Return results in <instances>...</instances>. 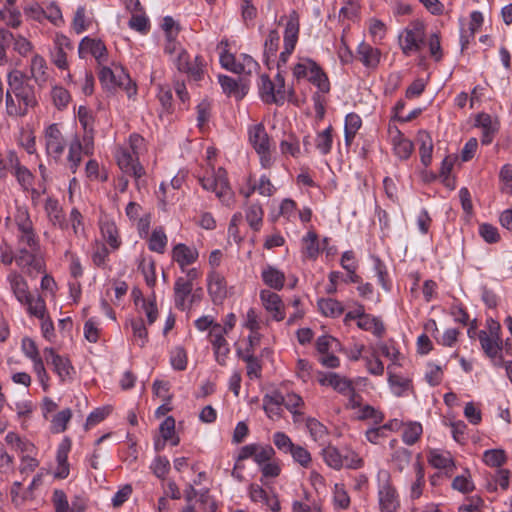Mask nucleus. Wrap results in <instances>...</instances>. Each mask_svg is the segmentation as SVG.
I'll return each mask as SVG.
<instances>
[{
    "label": "nucleus",
    "mask_w": 512,
    "mask_h": 512,
    "mask_svg": "<svg viewBox=\"0 0 512 512\" xmlns=\"http://www.w3.org/2000/svg\"><path fill=\"white\" fill-rule=\"evenodd\" d=\"M99 80L104 87L116 93L122 91L127 96H133L137 92L136 84L132 82L129 74L122 67L115 70L102 67L99 71Z\"/></svg>",
    "instance_id": "1"
},
{
    "label": "nucleus",
    "mask_w": 512,
    "mask_h": 512,
    "mask_svg": "<svg viewBox=\"0 0 512 512\" xmlns=\"http://www.w3.org/2000/svg\"><path fill=\"white\" fill-rule=\"evenodd\" d=\"M425 38V26L421 21H413L399 35V44L404 55L409 56L418 52Z\"/></svg>",
    "instance_id": "2"
},
{
    "label": "nucleus",
    "mask_w": 512,
    "mask_h": 512,
    "mask_svg": "<svg viewBox=\"0 0 512 512\" xmlns=\"http://www.w3.org/2000/svg\"><path fill=\"white\" fill-rule=\"evenodd\" d=\"M199 181L203 189L214 192L221 202L230 205L232 191L225 170L220 168L216 174L200 178Z\"/></svg>",
    "instance_id": "3"
},
{
    "label": "nucleus",
    "mask_w": 512,
    "mask_h": 512,
    "mask_svg": "<svg viewBox=\"0 0 512 512\" xmlns=\"http://www.w3.org/2000/svg\"><path fill=\"white\" fill-rule=\"evenodd\" d=\"M298 34H299V17L298 14L293 11L285 24V31H284V50L280 53L279 61H278V67L281 66V64H286L288 61L289 56L292 54V52L295 49V46L298 41Z\"/></svg>",
    "instance_id": "4"
},
{
    "label": "nucleus",
    "mask_w": 512,
    "mask_h": 512,
    "mask_svg": "<svg viewBox=\"0 0 512 512\" xmlns=\"http://www.w3.org/2000/svg\"><path fill=\"white\" fill-rule=\"evenodd\" d=\"M115 157L121 171L133 176L137 182L145 174V169L139 163L137 154L131 153L127 148H118Z\"/></svg>",
    "instance_id": "5"
},
{
    "label": "nucleus",
    "mask_w": 512,
    "mask_h": 512,
    "mask_svg": "<svg viewBox=\"0 0 512 512\" xmlns=\"http://www.w3.org/2000/svg\"><path fill=\"white\" fill-rule=\"evenodd\" d=\"M46 151L49 156L59 160L65 149V140L57 124L49 125L44 133Z\"/></svg>",
    "instance_id": "6"
},
{
    "label": "nucleus",
    "mask_w": 512,
    "mask_h": 512,
    "mask_svg": "<svg viewBox=\"0 0 512 512\" xmlns=\"http://www.w3.org/2000/svg\"><path fill=\"white\" fill-rule=\"evenodd\" d=\"M378 501L381 512H398L400 500L396 488L389 480L379 486Z\"/></svg>",
    "instance_id": "7"
},
{
    "label": "nucleus",
    "mask_w": 512,
    "mask_h": 512,
    "mask_svg": "<svg viewBox=\"0 0 512 512\" xmlns=\"http://www.w3.org/2000/svg\"><path fill=\"white\" fill-rule=\"evenodd\" d=\"M226 333L227 329L222 328V326L218 323L213 325L209 333L210 342L213 346L216 360L220 365H225L226 357L230 352L228 342L224 337V334Z\"/></svg>",
    "instance_id": "8"
},
{
    "label": "nucleus",
    "mask_w": 512,
    "mask_h": 512,
    "mask_svg": "<svg viewBox=\"0 0 512 512\" xmlns=\"http://www.w3.org/2000/svg\"><path fill=\"white\" fill-rule=\"evenodd\" d=\"M43 355L47 364H51L53 366L54 372L59 376L61 381H64L66 378L71 376L74 369L68 358L57 354L51 347L45 348L43 350Z\"/></svg>",
    "instance_id": "9"
},
{
    "label": "nucleus",
    "mask_w": 512,
    "mask_h": 512,
    "mask_svg": "<svg viewBox=\"0 0 512 512\" xmlns=\"http://www.w3.org/2000/svg\"><path fill=\"white\" fill-rule=\"evenodd\" d=\"M208 293L214 304H221L227 297V283L223 275L213 270L207 277Z\"/></svg>",
    "instance_id": "10"
},
{
    "label": "nucleus",
    "mask_w": 512,
    "mask_h": 512,
    "mask_svg": "<svg viewBox=\"0 0 512 512\" xmlns=\"http://www.w3.org/2000/svg\"><path fill=\"white\" fill-rule=\"evenodd\" d=\"M260 299L264 308L272 313L274 320L282 321L285 318L284 304L278 294L265 289L260 292Z\"/></svg>",
    "instance_id": "11"
},
{
    "label": "nucleus",
    "mask_w": 512,
    "mask_h": 512,
    "mask_svg": "<svg viewBox=\"0 0 512 512\" xmlns=\"http://www.w3.org/2000/svg\"><path fill=\"white\" fill-rule=\"evenodd\" d=\"M40 251H33L27 257H15L17 266L28 276L35 277L37 274L44 272L45 265L43 260L38 256Z\"/></svg>",
    "instance_id": "12"
},
{
    "label": "nucleus",
    "mask_w": 512,
    "mask_h": 512,
    "mask_svg": "<svg viewBox=\"0 0 512 512\" xmlns=\"http://www.w3.org/2000/svg\"><path fill=\"white\" fill-rule=\"evenodd\" d=\"M478 339L485 355L490 359H496L498 354L503 350V340L501 337L494 338L493 336H489L486 331L480 330Z\"/></svg>",
    "instance_id": "13"
},
{
    "label": "nucleus",
    "mask_w": 512,
    "mask_h": 512,
    "mask_svg": "<svg viewBox=\"0 0 512 512\" xmlns=\"http://www.w3.org/2000/svg\"><path fill=\"white\" fill-rule=\"evenodd\" d=\"M27 81V77L21 71H11L8 74L9 90L6 96H10V92L14 93L15 96H29L32 92L28 89Z\"/></svg>",
    "instance_id": "14"
},
{
    "label": "nucleus",
    "mask_w": 512,
    "mask_h": 512,
    "mask_svg": "<svg viewBox=\"0 0 512 512\" xmlns=\"http://www.w3.org/2000/svg\"><path fill=\"white\" fill-rule=\"evenodd\" d=\"M8 281L10 283L11 289L16 299L21 304H23L24 302H29V297L31 296V293L28 290V284L24 277L17 271H12L8 275Z\"/></svg>",
    "instance_id": "15"
},
{
    "label": "nucleus",
    "mask_w": 512,
    "mask_h": 512,
    "mask_svg": "<svg viewBox=\"0 0 512 512\" xmlns=\"http://www.w3.org/2000/svg\"><path fill=\"white\" fill-rule=\"evenodd\" d=\"M187 58L186 53L179 56V69L184 70L194 81L201 80L204 75L203 58L196 56L192 63H190Z\"/></svg>",
    "instance_id": "16"
},
{
    "label": "nucleus",
    "mask_w": 512,
    "mask_h": 512,
    "mask_svg": "<svg viewBox=\"0 0 512 512\" xmlns=\"http://www.w3.org/2000/svg\"><path fill=\"white\" fill-rule=\"evenodd\" d=\"M172 258L184 271L186 266L193 264L197 260L198 251L183 243H179L173 248Z\"/></svg>",
    "instance_id": "17"
},
{
    "label": "nucleus",
    "mask_w": 512,
    "mask_h": 512,
    "mask_svg": "<svg viewBox=\"0 0 512 512\" xmlns=\"http://www.w3.org/2000/svg\"><path fill=\"white\" fill-rule=\"evenodd\" d=\"M249 143L256 152H263L269 145V136L262 123L252 125L248 129Z\"/></svg>",
    "instance_id": "18"
},
{
    "label": "nucleus",
    "mask_w": 512,
    "mask_h": 512,
    "mask_svg": "<svg viewBox=\"0 0 512 512\" xmlns=\"http://www.w3.org/2000/svg\"><path fill=\"white\" fill-rule=\"evenodd\" d=\"M321 385H328L333 387L338 393L347 395L353 388L352 381L346 377H341L337 373H329L325 377L319 379Z\"/></svg>",
    "instance_id": "19"
},
{
    "label": "nucleus",
    "mask_w": 512,
    "mask_h": 512,
    "mask_svg": "<svg viewBox=\"0 0 512 512\" xmlns=\"http://www.w3.org/2000/svg\"><path fill=\"white\" fill-rule=\"evenodd\" d=\"M358 59L368 68H374L380 60V52L369 44L362 42L357 48Z\"/></svg>",
    "instance_id": "20"
},
{
    "label": "nucleus",
    "mask_w": 512,
    "mask_h": 512,
    "mask_svg": "<svg viewBox=\"0 0 512 512\" xmlns=\"http://www.w3.org/2000/svg\"><path fill=\"white\" fill-rule=\"evenodd\" d=\"M44 208L49 220L54 226L58 225L63 230L67 229L68 225L65 221L63 210L56 199L48 198L45 202Z\"/></svg>",
    "instance_id": "21"
},
{
    "label": "nucleus",
    "mask_w": 512,
    "mask_h": 512,
    "mask_svg": "<svg viewBox=\"0 0 512 512\" xmlns=\"http://www.w3.org/2000/svg\"><path fill=\"white\" fill-rule=\"evenodd\" d=\"M417 142L419 143V153L422 164L427 167L431 163L433 142L430 134L426 131H419L417 135Z\"/></svg>",
    "instance_id": "22"
},
{
    "label": "nucleus",
    "mask_w": 512,
    "mask_h": 512,
    "mask_svg": "<svg viewBox=\"0 0 512 512\" xmlns=\"http://www.w3.org/2000/svg\"><path fill=\"white\" fill-rule=\"evenodd\" d=\"M262 279L267 286L275 290H281L285 283L284 273L271 265L263 269Z\"/></svg>",
    "instance_id": "23"
},
{
    "label": "nucleus",
    "mask_w": 512,
    "mask_h": 512,
    "mask_svg": "<svg viewBox=\"0 0 512 512\" xmlns=\"http://www.w3.org/2000/svg\"><path fill=\"white\" fill-rule=\"evenodd\" d=\"M36 98H6V109L10 116H23L29 105H35Z\"/></svg>",
    "instance_id": "24"
},
{
    "label": "nucleus",
    "mask_w": 512,
    "mask_h": 512,
    "mask_svg": "<svg viewBox=\"0 0 512 512\" xmlns=\"http://www.w3.org/2000/svg\"><path fill=\"white\" fill-rule=\"evenodd\" d=\"M357 326L362 330L371 331L377 337H382L385 332L382 321L366 313L357 321Z\"/></svg>",
    "instance_id": "25"
},
{
    "label": "nucleus",
    "mask_w": 512,
    "mask_h": 512,
    "mask_svg": "<svg viewBox=\"0 0 512 512\" xmlns=\"http://www.w3.org/2000/svg\"><path fill=\"white\" fill-rule=\"evenodd\" d=\"M319 66L311 59H301L293 68V75L296 79L309 81Z\"/></svg>",
    "instance_id": "26"
},
{
    "label": "nucleus",
    "mask_w": 512,
    "mask_h": 512,
    "mask_svg": "<svg viewBox=\"0 0 512 512\" xmlns=\"http://www.w3.org/2000/svg\"><path fill=\"white\" fill-rule=\"evenodd\" d=\"M17 236L19 245L27 246L33 251H40V240L34 227L18 231Z\"/></svg>",
    "instance_id": "27"
},
{
    "label": "nucleus",
    "mask_w": 512,
    "mask_h": 512,
    "mask_svg": "<svg viewBox=\"0 0 512 512\" xmlns=\"http://www.w3.org/2000/svg\"><path fill=\"white\" fill-rule=\"evenodd\" d=\"M55 512H83L84 507L75 508V503L69 505L67 496L63 490H55L53 493Z\"/></svg>",
    "instance_id": "28"
},
{
    "label": "nucleus",
    "mask_w": 512,
    "mask_h": 512,
    "mask_svg": "<svg viewBox=\"0 0 512 512\" xmlns=\"http://www.w3.org/2000/svg\"><path fill=\"white\" fill-rule=\"evenodd\" d=\"M167 241V236L164 230L161 227L156 228L152 231L149 237L148 247L153 252L163 254L165 252Z\"/></svg>",
    "instance_id": "29"
},
{
    "label": "nucleus",
    "mask_w": 512,
    "mask_h": 512,
    "mask_svg": "<svg viewBox=\"0 0 512 512\" xmlns=\"http://www.w3.org/2000/svg\"><path fill=\"white\" fill-rule=\"evenodd\" d=\"M87 43L90 44V54L96 59L98 64H103L107 61V49L101 40L86 36L83 38V45Z\"/></svg>",
    "instance_id": "30"
},
{
    "label": "nucleus",
    "mask_w": 512,
    "mask_h": 512,
    "mask_svg": "<svg viewBox=\"0 0 512 512\" xmlns=\"http://www.w3.org/2000/svg\"><path fill=\"white\" fill-rule=\"evenodd\" d=\"M318 307L325 316L329 317H338L344 312V307L341 302L332 298L320 299L318 301Z\"/></svg>",
    "instance_id": "31"
},
{
    "label": "nucleus",
    "mask_w": 512,
    "mask_h": 512,
    "mask_svg": "<svg viewBox=\"0 0 512 512\" xmlns=\"http://www.w3.org/2000/svg\"><path fill=\"white\" fill-rule=\"evenodd\" d=\"M23 305L27 306V311L31 316H34L40 320H44L47 316L46 303L43 297L38 296L36 299L31 295L29 302H24Z\"/></svg>",
    "instance_id": "32"
},
{
    "label": "nucleus",
    "mask_w": 512,
    "mask_h": 512,
    "mask_svg": "<svg viewBox=\"0 0 512 512\" xmlns=\"http://www.w3.org/2000/svg\"><path fill=\"white\" fill-rule=\"evenodd\" d=\"M263 209L259 204H251L246 210V220L254 231H259L263 221Z\"/></svg>",
    "instance_id": "33"
},
{
    "label": "nucleus",
    "mask_w": 512,
    "mask_h": 512,
    "mask_svg": "<svg viewBox=\"0 0 512 512\" xmlns=\"http://www.w3.org/2000/svg\"><path fill=\"white\" fill-rule=\"evenodd\" d=\"M101 233L107 243L113 249H118L120 247V240L118 237V230L116 225L113 222L106 221L100 226Z\"/></svg>",
    "instance_id": "34"
},
{
    "label": "nucleus",
    "mask_w": 512,
    "mask_h": 512,
    "mask_svg": "<svg viewBox=\"0 0 512 512\" xmlns=\"http://www.w3.org/2000/svg\"><path fill=\"white\" fill-rule=\"evenodd\" d=\"M82 144L80 140L75 137V139L70 143L69 153H68V162L69 168L72 173H76L80 163H81V153H82Z\"/></svg>",
    "instance_id": "35"
},
{
    "label": "nucleus",
    "mask_w": 512,
    "mask_h": 512,
    "mask_svg": "<svg viewBox=\"0 0 512 512\" xmlns=\"http://www.w3.org/2000/svg\"><path fill=\"white\" fill-rule=\"evenodd\" d=\"M507 460L505 451L502 449L486 450L483 454V461L490 467H501Z\"/></svg>",
    "instance_id": "36"
},
{
    "label": "nucleus",
    "mask_w": 512,
    "mask_h": 512,
    "mask_svg": "<svg viewBox=\"0 0 512 512\" xmlns=\"http://www.w3.org/2000/svg\"><path fill=\"white\" fill-rule=\"evenodd\" d=\"M0 19L3 20L6 25L17 28L21 25V12L13 6H5L4 9L0 10Z\"/></svg>",
    "instance_id": "37"
},
{
    "label": "nucleus",
    "mask_w": 512,
    "mask_h": 512,
    "mask_svg": "<svg viewBox=\"0 0 512 512\" xmlns=\"http://www.w3.org/2000/svg\"><path fill=\"white\" fill-rule=\"evenodd\" d=\"M78 118L84 131L87 132L91 138L94 133V117L92 111L88 107L81 105L78 108Z\"/></svg>",
    "instance_id": "38"
},
{
    "label": "nucleus",
    "mask_w": 512,
    "mask_h": 512,
    "mask_svg": "<svg viewBox=\"0 0 512 512\" xmlns=\"http://www.w3.org/2000/svg\"><path fill=\"white\" fill-rule=\"evenodd\" d=\"M416 480L411 486L410 497L418 499L422 495L423 487L425 485L424 468L420 462L415 463Z\"/></svg>",
    "instance_id": "39"
},
{
    "label": "nucleus",
    "mask_w": 512,
    "mask_h": 512,
    "mask_svg": "<svg viewBox=\"0 0 512 512\" xmlns=\"http://www.w3.org/2000/svg\"><path fill=\"white\" fill-rule=\"evenodd\" d=\"M309 82L317 88L318 93H328L330 90V82L324 71L318 67L309 79Z\"/></svg>",
    "instance_id": "40"
},
{
    "label": "nucleus",
    "mask_w": 512,
    "mask_h": 512,
    "mask_svg": "<svg viewBox=\"0 0 512 512\" xmlns=\"http://www.w3.org/2000/svg\"><path fill=\"white\" fill-rule=\"evenodd\" d=\"M404 108H405V102L403 100H399L396 103V105L394 106V108H393L394 118L397 121L409 122V121L415 119L423 111L422 108H415V109L411 110L409 113L405 114Z\"/></svg>",
    "instance_id": "41"
},
{
    "label": "nucleus",
    "mask_w": 512,
    "mask_h": 512,
    "mask_svg": "<svg viewBox=\"0 0 512 512\" xmlns=\"http://www.w3.org/2000/svg\"><path fill=\"white\" fill-rule=\"evenodd\" d=\"M323 457L325 462L334 469L344 466V456L335 447L329 446L323 449Z\"/></svg>",
    "instance_id": "42"
},
{
    "label": "nucleus",
    "mask_w": 512,
    "mask_h": 512,
    "mask_svg": "<svg viewBox=\"0 0 512 512\" xmlns=\"http://www.w3.org/2000/svg\"><path fill=\"white\" fill-rule=\"evenodd\" d=\"M280 42V35L277 30H271L264 43V56L268 61L270 57L275 56Z\"/></svg>",
    "instance_id": "43"
},
{
    "label": "nucleus",
    "mask_w": 512,
    "mask_h": 512,
    "mask_svg": "<svg viewBox=\"0 0 512 512\" xmlns=\"http://www.w3.org/2000/svg\"><path fill=\"white\" fill-rule=\"evenodd\" d=\"M392 145L395 155L401 160L408 159L414 149L413 143L405 137L393 142Z\"/></svg>",
    "instance_id": "44"
},
{
    "label": "nucleus",
    "mask_w": 512,
    "mask_h": 512,
    "mask_svg": "<svg viewBox=\"0 0 512 512\" xmlns=\"http://www.w3.org/2000/svg\"><path fill=\"white\" fill-rule=\"evenodd\" d=\"M30 69L32 77L36 81L45 80L47 65L45 59L42 56L36 54L32 57Z\"/></svg>",
    "instance_id": "45"
},
{
    "label": "nucleus",
    "mask_w": 512,
    "mask_h": 512,
    "mask_svg": "<svg viewBox=\"0 0 512 512\" xmlns=\"http://www.w3.org/2000/svg\"><path fill=\"white\" fill-rule=\"evenodd\" d=\"M306 426L310 432L311 437L315 441H322L328 435V430L321 422L315 418H308Z\"/></svg>",
    "instance_id": "46"
},
{
    "label": "nucleus",
    "mask_w": 512,
    "mask_h": 512,
    "mask_svg": "<svg viewBox=\"0 0 512 512\" xmlns=\"http://www.w3.org/2000/svg\"><path fill=\"white\" fill-rule=\"evenodd\" d=\"M332 142V127L329 126L323 132L318 134L316 138V147L323 155H326L331 151Z\"/></svg>",
    "instance_id": "47"
},
{
    "label": "nucleus",
    "mask_w": 512,
    "mask_h": 512,
    "mask_svg": "<svg viewBox=\"0 0 512 512\" xmlns=\"http://www.w3.org/2000/svg\"><path fill=\"white\" fill-rule=\"evenodd\" d=\"M128 25L142 34H146L150 29L149 19L144 13H133Z\"/></svg>",
    "instance_id": "48"
},
{
    "label": "nucleus",
    "mask_w": 512,
    "mask_h": 512,
    "mask_svg": "<svg viewBox=\"0 0 512 512\" xmlns=\"http://www.w3.org/2000/svg\"><path fill=\"white\" fill-rule=\"evenodd\" d=\"M422 434L420 423L414 422L407 425L402 434V440L407 445L415 444Z\"/></svg>",
    "instance_id": "49"
},
{
    "label": "nucleus",
    "mask_w": 512,
    "mask_h": 512,
    "mask_svg": "<svg viewBox=\"0 0 512 512\" xmlns=\"http://www.w3.org/2000/svg\"><path fill=\"white\" fill-rule=\"evenodd\" d=\"M71 417L72 412L68 408L57 413L52 420V431L54 433L64 432Z\"/></svg>",
    "instance_id": "50"
},
{
    "label": "nucleus",
    "mask_w": 512,
    "mask_h": 512,
    "mask_svg": "<svg viewBox=\"0 0 512 512\" xmlns=\"http://www.w3.org/2000/svg\"><path fill=\"white\" fill-rule=\"evenodd\" d=\"M242 359L247 363V376L252 378H260L262 366L260 360L254 356V354H244L241 356Z\"/></svg>",
    "instance_id": "51"
},
{
    "label": "nucleus",
    "mask_w": 512,
    "mask_h": 512,
    "mask_svg": "<svg viewBox=\"0 0 512 512\" xmlns=\"http://www.w3.org/2000/svg\"><path fill=\"white\" fill-rule=\"evenodd\" d=\"M131 328L133 331L134 337L138 341V345L143 347L148 339V331L145 327L144 321L142 318L131 320Z\"/></svg>",
    "instance_id": "52"
},
{
    "label": "nucleus",
    "mask_w": 512,
    "mask_h": 512,
    "mask_svg": "<svg viewBox=\"0 0 512 512\" xmlns=\"http://www.w3.org/2000/svg\"><path fill=\"white\" fill-rule=\"evenodd\" d=\"M150 468L156 477L164 479L170 471V462L165 456H157Z\"/></svg>",
    "instance_id": "53"
},
{
    "label": "nucleus",
    "mask_w": 512,
    "mask_h": 512,
    "mask_svg": "<svg viewBox=\"0 0 512 512\" xmlns=\"http://www.w3.org/2000/svg\"><path fill=\"white\" fill-rule=\"evenodd\" d=\"M275 456V450L271 445H262L257 443V451L255 453L254 461L259 465H263Z\"/></svg>",
    "instance_id": "54"
},
{
    "label": "nucleus",
    "mask_w": 512,
    "mask_h": 512,
    "mask_svg": "<svg viewBox=\"0 0 512 512\" xmlns=\"http://www.w3.org/2000/svg\"><path fill=\"white\" fill-rule=\"evenodd\" d=\"M14 221L17 226L18 231L22 229H28L33 226V222L30 218L29 211L26 207H17L15 215H14Z\"/></svg>",
    "instance_id": "55"
},
{
    "label": "nucleus",
    "mask_w": 512,
    "mask_h": 512,
    "mask_svg": "<svg viewBox=\"0 0 512 512\" xmlns=\"http://www.w3.org/2000/svg\"><path fill=\"white\" fill-rule=\"evenodd\" d=\"M411 452L405 448L397 449L392 455V462L396 469L402 472L410 463Z\"/></svg>",
    "instance_id": "56"
},
{
    "label": "nucleus",
    "mask_w": 512,
    "mask_h": 512,
    "mask_svg": "<svg viewBox=\"0 0 512 512\" xmlns=\"http://www.w3.org/2000/svg\"><path fill=\"white\" fill-rule=\"evenodd\" d=\"M305 254L309 258H315L319 253L318 236L314 231H309L303 238Z\"/></svg>",
    "instance_id": "57"
},
{
    "label": "nucleus",
    "mask_w": 512,
    "mask_h": 512,
    "mask_svg": "<svg viewBox=\"0 0 512 512\" xmlns=\"http://www.w3.org/2000/svg\"><path fill=\"white\" fill-rule=\"evenodd\" d=\"M358 419L362 421L372 419L374 424L378 425L384 420V414L373 406L367 404L361 408Z\"/></svg>",
    "instance_id": "58"
},
{
    "label": "nucleus",
    "mask_w": 512,
    "mask_h": 512,
    "mask_svg": "<svg viewBox=\"0 0 512 512\" xmlns=\"http://www.w3.org/2000/svg\"><path fill=\"white\" fill-rule=\"evenodd\" d=\"M479 234L487 243H497L500 240L498 229L489 223H483L479 226Z\"/></svg>",
    "instance_id": "59"
},
{
    "label": "nucleus",
    "mask_w": 512,
    "mask_h": 512,
    "mask_svg": "<svg viewBox=\"0 0 512 512\" xmlns=\"http://www.w3.org/2000/svg\"><path fill=\"white\" fill-rule=\"evenodd\" d=\"M14 175L24 190H29L33 185L34 176L25 166L17 167Z\"/></svg>",
    "instance_id": "60"
},
{
    "label": "nucleus",
    "mask_w": 512,
    "mask_h": 512,
    "mask_svg": "<svg viewBox=\"0 0 512 512\" xmlns=\"http://www.w3.org/2000/svg\"><path fill=\"white\" fill-rule=\"evenodd\" d=\"M273 443L283 453H290L294 445L290 437L284 432H276L273 435Z\"/></svg>",
    "instance_id": "61"
},
{
    "label": "nucleus",
    "mask_w": 512,
    "mask_h": 512,
    "mask_svg": "<svg viewBox=\"0 0 512 512\" xmlns=\"http://www.w3.org/2000/svg\"><path fill=\"white\" fill-rule=\"evenodd\" d=\"M221 65L236 74H243V66H241L240 59L236 60L232 54L225 53L220 57Z\"/></svg>",
    "instance_id": "62"
},
{
    "label": "nucleus",
    "mask_w": 512,
    "mask_h": 512,
    "mask_svg": "<svg viewBox=\"0 0 512 512\" xmlns=\"http://www.w3.org/2000/svg\"><path fill=\"white\" fill-rule=\"evenodd\" d=\"M294 461L299 463L303 467H308L311 462V454L309 451L299 445H294L293 449L290 451Z\"/></svg>",
    "instance_id": "63"
},
{
    "label": "nucleus",
    "mask_w": 512,
    "mask_h": 512,
    "mask_svg": "<svg viewBox=\"0 0 512 512\" xmlns=\"http://www.w3.org/2000/svg\"><path fill=\"white\" fill-rule=\"evenodd\" d=\"M85 7L79 6L75 12L73 18V29L77 34H81L87 30L88 25L86 24Z\"/></svg>",
    "instance_id": "64"
}]
</instances>
